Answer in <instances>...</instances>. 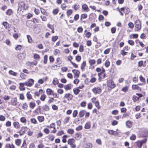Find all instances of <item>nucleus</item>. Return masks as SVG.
Returning <instances> with one entry per match:
<instances>
[{
	"instance_id": "9d476101",
	"label": "nucleus",
	"mask_w": 148,
	"mask_h": 148,
	"mask_svg": "<svg viewBox=\"0 0 148 148\" xmlns=\"http://www.w3.org/2000/svg\"><path fill=\"white\" fill-rule=\"evenodd\" d=\"M107 85L108 87L111 89L114 88L116 86V84L112 79H110L107 81Z\"/></svg>"
},
{
	"instance_id": "2eb2a0df",
	"label": "nucleus",
	"mask_w": 148,
	"mask_h": 148,
	"mask_svg": "<svg viewBox=\"0 0 148 148\" xmlns=\"http://www.w3.org/2000/svg\"><path fill=\"white\" fill-rule=\"evenodd\" d=\"M34 81L32 79H29L28 80L25 82L26 86L27 87H31L34 84Z\"/></svg>"
},
{
	"instance_id": "09e8293b",
	"label": "nucleus",
	"mask_w": 148,
	"mask_h": 148,
	"mask_svg": "<svg viewBox=\"0 0 148 148\" xmlns=\"http://www.w3.org/2000/svg\"><path fill=\"white\" fill-rule=\"evenodd\" d=\"M43 110L44 111H48L49 110V108L47 104L45 105L42 107Z\"/></svg>"
},
{
	"instance_id": "0eeeda50",
	"label": "nucleus",
	"mask_w": 148,
	"mask_h": 148,
	"mask_svg": "<svg viewBox=\"0 0 148 148\" xmlns=\"http://www.w3.org/2000/svg\"><path fill=\"white\" fill-rule=\"evenodd\" d=\"M75 140L73 138H70L67 141V143L71 147L73 148H76V145L75 143Z\"/></svg>"
},
{
	"instance_id": "20e7f679",
	"label": "nucleus",
	"mask_w": 148,
	"mask_h": 148,
	"mask_svg": "<svg viewBox=\"0 0 148 148\" xmlns=\"http://www.w3.org/2000/svg\"><path fill=\"white\" fill-rule=\"evenodd\" d=\"M134 31L135 32H140L142 26L141 21L139 20H136L134 21Z\"/></svg>"
},
{
	"instance_id": "ddd939ff",
	"label": "nucleus",
	"mask_w": 148,
	"mask_h": 148,
	"mask_svg": "<svg viewBox=\"0 0 148 148\" xmlns=\"http://www.w3.org/2000/svg\"><path fill=\"white\" fill-rule=\"evenodd\" d=\"M147 141V139L145 138L144 139L141 140L140 141L138 140L135 142V143L136 144L137 146L139 148H141L142 147L143 144H145Z\"/></svg>"
},
{
	"instance_id": "4c0bfd02",
	"label": "nucleus",
	"mask_w": 148,
	"mask_h": 148,
	"mask_svg": "<svg viewBox=\"0 0 148 148\" xmlns=\"http://www.w3.org/2000/svg\"><path fill=\"white\" fill-rule=\"evenodd\" d=\"M37 119L40 123L43 122L45 121V117L43 116H40L37 117Z\"/></svg>"
},
{
	"instance_id": "603ef678",
	"label": "nucleus",
	"mask_w": 148,
	"mask_h": 148,
	"mask_svg": "<svg viewBox=\"0 0 148 148\" xmlns=\"http://www.w3.org/2000/svg\"><path fill=\"white\" fill-rule=\"evenodd\" d=\"M73 13V10L71 9H69L67 10L66 12V15L68 17H69V16H70Z\"/></svg>"
},
{
	"instance_id": "72a5a7b5",
	"label": "nucleus",
	"mask_w": 148,
	"mask_h": 148,
	"mask_svg": "<svg viewBox=\"0 0 148 148\" xmlns=\"http://www.w3.org/2000/svg\"><path fill=\"white\" fill-rule=\"evenodd\" d=\"M138 35L137 34H133L130 35L129 37L130 39H136L138 38Z\"/></svg>"
},
{
	"instance_id": "58836bf2",
	"label": "nucleus",
	"mask_w": 148,
	"mask_h": 148,
	"mask_svg": "<svg viewBox=\"0 0 148 148\" xmlns=\"http://www.w3.org/2000/svg\"><path fill=\"white\" fill-rule=\"evenodd\" d=\"M73 91L74 92V93L75 95H77L79 94L80 90L78 88L76 87L73 89Z\"/></svg>"
},
{
	"instance_id": "3c124183",
	"label": "nucleus",
	"mask_w": 148,
	"mask_h": 148,
	"mask_svg": "<svg viewBox=\"0 0 148 148\" xmlns=\"http://www.w3.org/2000/svg\"><path fill=\"white\" fill-rule=\"evenodd\" d=\"M89 63L90 66L95 65L96 64V60L94 59H90L89 60Z\"/></svg>"
},
{
	"instance_id": "1a4fd4ad",
	"label": "nucleus",
	"mask_w": 148,
	"mask_h": 148,
	"mask_svg": "<svg viewBox=\"0 0 148 148\" xmlns=\"http://www.w3.org/2000/svg\"><path fill=\"white\" fill-rule=\"evenodd\" d=\"M136 95L138 96L137 97L136 95H134L132 97V99L134 102H135L139 100L140 98L143 97V95L142 94L139 93H136Z\"/></svg>"
},
{
	"instance_id": "4d7b16f0",
	"label": "nucleus",
	"mask_w": 148,
	"mask_h": 148,
	"mask_svg": "<svg viewBox=\"0 0 148 148\" xmlns=\"http://www.w3.org/2000/svg\"><path fill=\"white\" fill-rule=\"evenodd\" d=\"M60 7L63 10H66L67 8V6L65 3H63L60 5Z\"/></svg>"
},
{
	"instance_id": "dca6fc26",
	"label": "nucleus",
	"mask_w": 148,
	"mask_h": 148,
	"mask_svg": "<svg viewBox=\"0 0 148 148\" xmlns=\"http://www.w3.org/2000/svg\"><path fill=\"white\" fill-rule=\"evenodd\" d=\"M132 89L133 90H137L139 91H141L142 90L141 87L138 86L137 84H133L132 86Z\"/></svg>"
},
{
	"instance_id": "37998d69",
	"label": "nucleus",
	"mask_w": 148,
	"mask_h": 148,
	"mask_svg": "<svg viewBox=\"0 0 148 148\" xmlns=\"http://www.w3.org/2000/svg\"><path fill=\"white\" fill-rule=\"evenodd\" d=\"M20 121L22 123H24L25 124L27 123V119L26 118L24 117L23 116L21 117L20 119Z\"/></svg>"
},
{
	"instance_id": "bf43d9fd",
	"label": "nucleus",
	"mask_w": 148,
	"mask_h": 148,
	"mask_svg": "<svg viewBox=\"0 0 148 148\" xmlns=\"http://www.w3.org/2000/svg\"><path fill=\"white\" fill-rule=\"evenodd\" d=\"M36 137L37 138L42 137L43 136V134L41 131H39V132L37 134Z\"/></svg>"
},
{
	"instance_id": "f8f14e48",
	"label": "nucleus",
	"mask_w": 148,
	"mask_h": 148,
	"mask_svg": "<svg viewBox=\"0 0 148 148\" xmlns=\"http://www.w3.org/2000/svg\"><path fill=\"white\" fill-rule=\"evenodd\" d=\"M28 129V128L26 126H22L18 132L20 136L23 135Z\"/></svg>"
},
{
	"instance_id": "79ce46f5",
	"label": "nucleus",
	"mask_w": 148,
	"mask_h": 148,
	"mask_svg": "<svg viewBox=\"0 0 148 148\" xmlns=\"http://www.w3.org/2000/svg\"><path fill=\"white\" fill-rule=\"evenodd\" d=\"M21 142V139H17L15 140V144L18 146H19Z\"/></svg>"
},
{
	"instance_id": "473e14b6",
	"label": "nucleus",
	"mask_w": 148,
	"mask_h": 148,
	"mask_svg": "<svg viewBox=\"0 0 148 148\" xmlns=\"http://www.w3.org/2000/svg\"><path fill=\"white\" fill-rule=\"evenodd\" d=\"M22 108L24 110H27L28 109V106L27 103L25 102L22 104Z\"/></svg>"
},
{
	"instance_id": "9b49d317",
	"label": "nucleus",
	"mask_w": 148,
	"mask_h": 148,
	"mask_svg": "<svg viewBox=\"0 0 148 148\" xmlns=\"http://www.w3.org/2000/svg\"><path fill=\"white\" fill-rule=\"evenodd\" d=\"M46 127L50 129H53V130L51 131V133L55 134L57 132V130L56 127V124L55 123H52L50 124L49 125H47Z\"/></svg>"
},
{
	"instance_id": "7ed1b4c3",
	"label": "nucleus",
	"mask_w": 148,
	"mask_h": 148,
	"mask_svg": "<svg viewBox=\"0 0 148 148\" xmlns=\"http://www.w3.org/2000/svg\"><path fill=\"white\" fill-rule=\"evenodd\" d=\"M46 93L47 95L49 96H53L55 98H59V96L57 93L55 92L54 91L50 88H47L46 90Z\"/></svg>"
},
{
	"instance_id": "a211bd4d",
	"label": "nucleus",
	"mask_w": 148,
	"mask_h": 148,
	"mask_svg": "<svg viewBox=\"0 0 148 148\" xmlns=\"http://www.w3.org/2000/svg\"><path fill=\"white\" fill-rule=\"evenodd\" d=\"M13 125L14 127L16 129H19L21 127V124L18 121L14 122L13 123Z\"/></svg>"
},
{
	"instance_id": "c03bdc74",
	"label": "nucleus",
	"mask_w": 148,
	"mask_h": 148,
	"mask_svg": "<svg viewBox=\"0 0 148 148\" xmlns=\"http://www.w3.org/2000/svg\"><path fill=\"white\" fill-rule=\"evenodd\" d=\"M132 122L131 121L128 120L126 122V124L127 127L130 128L132 126Z\"/></svg>"
},
{
	"instance_id": "f03ea898",
	"label": "nucleus",
	"mask_w": 148,
	"mask_h": 148,
	"mask_svg": "<svg viewBox=\"0 0 148 148\" xmlns=\"http://www.w3.org/2000/svg\"><path fill=\"white\" fill-rule=\"evenodd\" d=\"M116 10L119 12L120 14L122 16L124 15V13L126 16L130 13V9L127 6H124L120 8L118 7L117 8Z\"/></svg>"
},
{
	"instance_id": "ea45409f",
	"label": "nucleus",
	"mask_w": 148,
	"mask_h": 148,
	"mask_svg": "<svg viewBox=\"0 0 148 148\" xmlns=\"http://www.w3.org/2000/svg\"><path fill=\"white\" fill-rule=\"evenodd\" d=\"M82 138V135L80 133H77L75 134L74 138L76 140H79Z\"/></svg>"
},
{
	"instance_id": "f3484780",
	"label": "nucleus",
	"mask_w": 148,
	"mask_h": 148,
	"mask_svg": "<svg viewBox=\"0 0 148 148\" xmlns=\"http://www.w3.org/2000/svg\"><path fill=\"white\" fill-rule=\"evenodd\" d=\"M72 72L74 74V77L77 78L79 77L80 74V71L77 69H73L72 70Z\"/></svg>"
},
{
	"instance_id": "b1692460",
	"label": "nucleus",
	"mask_w": 148,
	"mask_h": 148,
	"mask_svg": "<svg viewBox=\"0 0 148 148\" xmlns=\"http://www.w3.org/2000/svg\"><path fill=\"white\" fill-rule=\"evenodd\" d=\"M86 66V60L84 61L82 63L80 66V69L82 71H84L85 70V67Z\"/></svg>"
},
{
	"instance_id": "6e6d98bb",
	"label": "nucleus",
	"mask_w": 148,
	"mask_h": 148,
	"mask_svg": "<svg viewBox=\"0 0 148 148\" xmlns=\"http://www.w3.org/2000/svg\"><path fill=\"white\" fill-rule=\"evenodd\" d=\"M55 97H49V99L48 101V103L49 104H50L51 103L53 102L54 101Z\"/></svg>"
},
{
	"instance_id": "39448f33",
	"label": "nucleus",
	"mask_w": 148,
	"mask_h": 148,
	"mask_svg": "<svg viewBox=\"0 0 148 148\" xmlns=\"http://www.w3.org/2000/svg\"><path fill=\"white\" fill-rule=\"evenodd\" d=\"M73 98V95L70 93H66L65 94L63 98L64 99L63 101V102L64 103H66V100L68 101H70L72 100Z\"/></svg>"
},
{
	"instance_id": "393cba45",
	"label": "nucleus",
	"mask_w": 148,
	"mask_h": 148,
	"mask_svg": "<svg viewBox=\"0 0 148 148\" xmlns=\"http://www.w3.org/2000/svg\"><path fill=\"white\" fill-rule=\"evenodd\" d=\"M2 25L4 26L5 29H8L10 28V25L7 21L3 22L2 23Z\"/></svg>"
},
{
	"instance_id": "6ab92c4d",
	"label": "nucleus",
	"mask_w": 148,
	"mask_h": 148,
	"mask_svg": "<svg viewBox=\"0 0 148 148\" xmlns=\"http://www.w3.org/2000/svg\"><path fill=\"white\" fill-rule=\"evenodd\" d=\"M19 88L20 90L24 91L25 90L24 87L25 86H26V84L25 82H21L19 83Z\"/></svg>"
},
{
	"instance_id": "aec40b11",
	"label": "nucleus",
	"mask_w": 148,
	"mask_h": 148,
	"mask_svg": "<svg viewBox=\"0 0 148 148\" xmlns=\"http://www.w3.org/2000/svg\"><path fill=\"white\" fill-rule=\"evenodd\" d=\"M26 55V53L24 52L20 53L18 55V58L19 60H22L25 58Z\"/></svg>"
},
{
	"instance_id": "49530a36",
	"label": "nucleus",
	"mask_w": 148,
	"mask_h": 148,
	"mask_svg": "<svg viewBox=\"0 0 148 148\" xmlns=\"http://www.w3.org/2000/svg\"><path fill=\"white\" fill-rule=\"evenodd\" d=\"M70 119V117L69 116H67L64 119L63 122L64 124H66L68 123Z\"/></svg>"
},
{
	"instance_id": "7c9ffc66",
	"label": "nucleus",
	"mask_w": 148,
	"mask_h": 148,
	"mask_svg": "<svg viewBox=\"0 0 148 148\" xmlns=\"http://www.w3.org/2000/svg\"><path fill=\"white\" fill-rule=\"evenodd\" d=\"M108 133L110 135L116 136L118 134V132L113 130H108Z\"/></svg>"
},
{
	"instance_id": "e433bc0d",
	"label": "nucleus",
	"mask_w": 148,
	"mask_h": 148,
	"mask_svg": "<svg viewBox=\"0 0 148 148\" xmlns=\"http://www.w3.org/2000/svg\"><path fill=\"white\" fill-rule=\"evenodd\" d=\"M27 100H29L33 99V97L32 95L30 93V92L28 91L27 92L26 95Z\"/></svg>"
},
{
	"instance_id": "680f3d73",
	"label": "nucleus",
	"mask_w": 148,
	"mask_h": 148,
	"mask_svg": "<svg viewBox=\"0 0 148 148\" xmlns=\"http://www.w3.org/2000/svg\"><path fill=\"white\" fill-rule=\"evenodd\" d=\"M95 106L99 110L101 108V106L99 105V102L98 101H97L94 103Z\"/></svg>"
},
{
	"instance_id": "c756f323",
	"label": "nucleus",
	"mask_w": 148,
	"mask_h": 148,
	"mask_svg": "<svg viewBox=\"0 0 148 148\" xmlns=\"http://www.w3.org/2000/svg\"><path fill=\"white\" fill-rule=\"evenodd\" d=\"M96 74L91 75V78L90 80V82L91 83H94L96 81L97 78L96 77H94V76H96Z\"/></svg>"
},
{
	"instance_id": "cd10ccee",
	"label": "nucleus",
	"mask_w": 148,
	"mask_h": 148,
	"mask_svg": "<svg viewBox=\"0 0 148 148\" xmlns=\"http://www.w3.org/2000/svg\"><path fill=\"white\" fill-rule=\"evenodd\" d=\"M5 147V148H15V146L12 143H8L6 144Z\"/></svg>"
},
{
	"instance_id": "13d9d810",
	"label": "nucleus",
	"mask_w": 148,
	"mask_h": 148,
	"mask_svg": "<svg viewBox=\"0 0 148 148\" xmlns=\"http://www.w3.org/2000/svg\"><path fill=\"white\" fill-rule=\"evenodd\" d=\"M11 75L14 76H16L17 75V73L15 72L12 70H10L8 72Z\"/></svg>"
},
{
	"instance_id": "6e6552de",
	"label": "nucleus",
	"mask_w": 148,
	"mask_h": 148,
	"mask_svg": "<svg viewBox=\"0 0 148 148\" xmlns=\"http://www.w3.org/2000/svg\"><path fill=\"white\" fill-rule=\"evenodd\" d=\"M92 91L95 94H99L102 92V90L101 87L97 86L94 87Z\"/></svg>"
},
{
	"instance_id": "e2e57ef3",
	"label": "nucleus",
	"mask_w": 148,
	"mask_h": 148,
	"mask_svg": "<svg viewBox=\"0 0 148 148\" xmlns=\"http://www.w3.org/2000/svg\"><path fill=\"white\" fill-rule=\"evenodd\" d=\"M81 59L82 57L80 55H77L75 57V60L78 62H80L81 61Z\"/></svg>"
},
{
	"instance_id": "c85d7f7f",
	"label": "nucleus",
	"mask_w": 148,
	"mask_h": 148,
	"mask_svg": "<svg viewBox=\"0 0 148 148\" xmlns=\"http://www.w3.org/2000/svg\"><path fill=\"white\" fill-rule=\"evenodd\" d=\"M73 86V85L72 84H69L64 86V88L66 90H71Z\"/></svg>"
},
{
	"instance_id": "a878e982",
	"label": "nucleus",
	"mask_w": 148,
	"mask_h": 148,
	"mask_svg": "<svg viewBox=\"0 0 148 148\" xmlns=\"http://www.w3.org/2000/svg\"><path fill=\"white\" fill-rule=\"evenodd\" d=\"M137 52L136 51H133L131 52L130 59L131 60H134L137 57Z\"/></svg>"
},
{
	"instance_id": "774afa93",
	"label": "nucleus",
	"mask_w": 148,
	"mask_h": 148,
	"mask_svg": "<svg viewBox=\"0 0 148 148\" xmlns=\"http://www.w3.org/2000/svg\"><path fill=\"white\" fill-rule=\"evenodd\" d=\"M48 56L47 55H45L44 56L43 63L46 64L47 63L48 61Z\"/></svg>"
},
{
	"instance_id": "864d4df0",
	"label": "nucleus",
	"mask_w": 148,
	"mask_h": 148,
	"mask_svg": "<svg viewBox=\"0 0 148 148\" xmlns=\"http://www.w3.org/2000/svg\"><path fill=\"white\" fill-rule=\"evenodd\" d=\"M64 131L62 130H60L58 131L56 135L57 136H60L63 135L64 134Z\"/></svg>"
},
{
	"instance_id": "052dcab7",
	"label": "nucleus",
	"mask_w": 148,
	"mask_h": 148,
	"mask_svg": "<svg viewBox=\"0 0 148 148\" xmlns=\"http://www.w3.org/2000/svg\"><path fill=\"white\" fill-rule=\"evenodd\" d=\"M27 38L28 42L29 43H32L33 42V40L30 36L27 35Z\"/></svg>"
},
{
	"instance_id": "412c9836",
	"label": "nucleus",
	"mask_w": 148,
	"mask_h": 148,
	"mask_svg": "<svg viewBox=\"0 0 148 148\" xmlns=\"http://www.w3.org/2000/svg\"><path fill=\"white\" fill-rule=\"evenodd\" d=\"M101 71V73H98V76H99V79H101V75H103V77H106V74L105 73L106 71L103 68H102Z\"/></svg>"
},
{
	"instance_id": "de8ad7c7",
	"label": "nucleus",
	"mask_w": 148,
	"mask_h": 148,
	"mask_svg": "<svg viewBox=\"0 0 148 148\" xmlns=\"http://www.w3.org/2000/svg\"><path fill=\"white\" fill-rule=\"evenodd\" d=\"M68 138L67 135H64L62 137V142L63 143H66L67 142L66 139Z\"/></svg>"
},
{
	"instance_id": "2f4dec72",
	"label": "nucleus",
	"mask_w": 148,
	"mask_h": 148,
	"mask_svg": "<svg viewBox=\"0 0 148 148\" xmlns=\"http://www.w3.org/2000/svg\"><path fill=\"white\" fill-rule=\"evenodd\" d=\"M86 113V111L84 110H81L79 112V117L80 118L83 117L84 116Z\"/></svg>"
},
{
	"instance_id": "f704fd0d",
	"label": "nucleus",
	"mask_w": 148,
	"mask_h": 148,
	"mask_svg": "<svg viewBox=\"0 0 148 148\" xmlns=\"http://www.w3.org/2000/svg\"><path fill=\"white\" fill-rule=\"evenodd\" d=\"M44 91L42 89H40L38 91L36 92L34 94L37 96L38 97L40 95V94H44Z\"/></svg>"
},
{
	"instance_id": "f257e3e1",
	"label": "nucleus",
	"mask_w": 148,
	"mask_h": 148,
	"mask_svg": "<svg viewBox=\"0 0 148 148\" xmlns=\"http://www.w3.org/2000/svg\"><path fill=\"white\" fill-rule=\"evenodd\" d=\"M29 6L23 1L19 2L18 4L17 14L18 16H22L24 10H26L29 9Z\"/></svg>"
},
{
	"instance_id": "0e129e2a",
	"label": "nucleus",
	"mask_w": 148,
	"mask_h": 148,
	"mask_svg": "<svg viewBox=\"0 0 148 148\" xmlns=\"http://www.w3.org/2000/svg\"><path fill=\"white\" fill-rule=\"evenodd\" d=\"M59 81L57 78H55L53 79L52 83L54 85H56L58 84Z\"/></svg>"
},
{
	"instance_id": "a18cd8bd",
	"label": "nucleus",
	"mask_w": 148,
	"mask_h": 148,
	"mask_svg": "<svg viewBox=\"0 0 148 148\" xmlns=\"http://www.w3.org/2000/svg\"><path fill=\"white\" fill-rule=\"evenodd\" d=\"M5 13L7 15L11 16L13 14V12L12 9H9L7 10Z\"/></svg>"
},
{
	"instance_id": "8fccbe9b",
	"label": "nucleus",
	"mask_w": 148,
	"mask_h": 148,
	"mask_svg": "<svg viewBox=\"0 0 148 148\" xmlns=\"http://www.w3.org/2000/svg\"><path fill=\"white\" fill-rule=\"evenodd\" d=\"M128 89L129 87L127 86H125L122 88L121 91L124 93H126L128 91Z\"/></svg>"
},
{
	"instance_id": "5701e85b",
	"label": "nucleus",
	"mask_w": 148,
	"mask_h": 148,
	"mask_svg": "<svg viewBox=\"0 0 148 148\" xmlns=\"http://www.w3.org/2000/svg\"><path fill=\"white\" fill-rule=\"evenodd\" d=\"M82 8L84 12H88L90 10L88 6L85 3L84 4L82 5Z\"/></svg>"
},
{
	"instance_id": "bb28decb",
	"label": "nucleus",
	"mask_w": 148,
	"mask_h": 148,
	"mask_svg": "<svg viewBox=\"0 0 148 148\" xmlns=\"http://www.w3.org/2000/svg\"><path fill=\"white\" fill-rule=\"evenodd\" d=\"M146 61L145 60L143 62V60H140L138 62V66L139 67H141L143 66L145 67L146 66L145 63Z\"/></svg>"
},
{
	"instance_id": "4be33fe9",
	"label": "nucleus",
	"mask_w": 148,
	"mask_h": 148,
	"mask_svg": "<svg viewBox=\"0 0 148 148\" xmlns=\"http://www.w3.org/2000/svg\"><path fill=\"white\" fill-rule=\"evenodd\" d=\"M36 104L35 100L33 101H31L29 103V107L32 109H33L36 107Z\"/></svg>"
},
{
	"instance_id": "c9c22d12",
	"label": "nucleus",
	"mask_w": 148,
	"mask_h": 148,
	"mask_svg": "<svg viewBox=\"0 0 148 148\" xmlns=\"http://www.w3.org/2000/svg\"><path fill=\"white\" fill-rule=\"evenodd\" d=\"M91 123L90 121L87 122L85 124L84 128L86 129H88L91 127Z\"/></svg>"
},
{
	"instance_id": "338daca9",
	"label": "nucleus",
	"mask_w": 148,
	"mask_h": 148,
	"mask_svg": "<svg viewBox=\"0 0 148 148\" xmlns=\"http://www.w3.org/2000/svg\"><path fill=\"white\" fill-rule=\"evenodd\" d=\"M33 57L34 59L36 60H39L40 58V56L37 53L34 54L33 56Z\"/></svg>"
},
{
	"instance_id": "5fc2aeb1",
	"label": "nucleus",
	"mask_w": 148,
	"mask_h": 148,
	"mask_svg": "<svg viewBox=\"0 0 148 148\" xmlns=\"http://www.w3.org/2000/svg\"><path fill=\"white\" fill-rule=\"evenodd\" d=\"M67 133L71 135H73L74 133V130L72 129H69L67 131Z\"/></svg>"
},
{
	"instance_id": "69168bd1",
	"label": "nucleus",
	"mask_w": 148,
	"mask_h": 148,
	"mask_svg": "<svg viewBox=\"0 0 148 148\" xmlns=\"http://www.w3.org/2000/svg\"><path fill=\"white\" fill-rule=\"evenodd\" d=\"M20 148H27L26 142L25 140H24Z\"/></svg>"
},
{
	"instance_id": "4468645a",
	"label": "nucleus",
	"mask_w": 148,
	"mask_h": 148,
	"mask_svg": "<svg viewBox=\"0 0 148 148\" xmlns=\"http://www.w3.org/2000/svg\"><path fill=\"white\" fill-rule=\"evenodd\" d=\"M34 113L36 115L43 114L41 106H38L34 111Z\"/></svg>"
},
{
	"instance_id": "423d86ee",
	"label": "nucleus",
	"mask_w": 148,
	"mask_h": 148,
	"mask_svg": "<svg viewBox=\"0 0 148 148\" xmlns=\"http://www.w3.org/2000/svg\"><path fill=\"white\" fill-rule=\"evenodd\" d=\"M8 103L11 106H15L18 105L19 102L17 97H15L11 98Z\"/></svg>"
},
{
	"instance_id": "a19ab883",
	"label": "nucleus",
	"mask_w": 148,
	"mask_h": 148,
	"mask_svg": "<svg viewBox=\"0 0 148 148\" xmlns=\"http://www.w3.org/2000/svg\"><path fill=\"white\" fill-rule=\"evenodd\" d=\"M110 62L109 59H107L104 62V65L106 68H108L110 65Z\"/></svg>"
}]
</instances>
